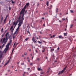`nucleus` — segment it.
Listing matches in <instances>:
<instances>
[{
    "label": "nucleus",
    "instance_id": "obj_1",
    "mask_svg": "<svg viewBox=\"0 0 76 76\" xmlns=\"http://www.w3.org/2000/svg\"><path fill=\"white\" fill-rule=\"evenodd\" d=\"M18 20L19 22V23L18 24V26L16 30V31L15 32L14 34H18L19 31V27L20 26H21V25L23 23V21L24 20V18L22 17H20V16Z\"/></svg>",
    "mask_w": 76,
    "mask_h": 76
},
{
    "label": "nucleus",
    "instance_id": "obj_2",
    "mask_svg": "<svg viewBox=\"0 0 76 76\" xmlns=\"http://www.w3.org/2000/svg\"><path fill=\"white\" fill-rule=\"evenodd\" d=\"M29 3H27L26 4V5L22 9V11H21L20 16L23 18V17L24 16V12H25V9L26 8V6H29Z\"/></svg>",
    "mask_w": 76,
    "mask_h": 76
},
{
    "label": "nucleus",
    "instance_id": "obj_3",
    "mask_svg": "<svg viewBox=\"0 0 76 76\" xmlns=\"http://www.w3.org/2000/svg\"><path fill=\"white\" fill-rule=\"evenodd\" d=\"M12 40H11L10 41V43L7 44V45L6 46V48H5L3 53H6L7 50H9V45H10V44L12 43Z\"/></svg>",
    "mask_w": 76,
    "mask_h": 76
},
{
    "label": "nucleus",
    "instance_id": "obj_4",
    "mask_svg": "<svg viewBox=\"0 0 76 76\" xmlns=\"http://www.w3.org/2000/svg\"><path fill=\"white\" fill-rule=\"evenodd\" d=\"M7 37H6V38L4 37L3 39L2 42V43H5L6 44V42H7Z\"/></svg>",
    "mask_w": 76,
    "mask_h": 76
},
{
    "label": "nucleus",
    "instance_id": "obj_5",
    "mask_svg": "<svg viewBox=\"0 0 76 76\" xmlns=\"http://www.w3.org/2000/svg\"><path fill=\"white\" fill-rule=\"evenodd\" d=\"M66 67L64 68V69L62 70L61 71H59V73L58 74V75H61V74H62V73H63V72L65 71L66 70Z\"/></svg>",
    "mask_w": 76,
    "mask_h": 76
},
{
    "label": "nucleus",
    "instance_id": "obj_6",
    "mask_svg": "<svg viewBox=\"0 0 76 76\" xmlns=\"http://www.w3.org/2000/svg\"><path fill=\"white\" fill-rule=\"evenodd\" d=\"M32 41H33V42L35 43L37 42V40H35V38L34 37H33L32 38Z\"/></svg>",
    "mask_w": 76,
    "mask_h": 76
},
{
    "label": "nucleus",
    "instance_id": "obj_7",
    "mask_svg": "<svg viewBox=\"0 0 76 76\" xmlns=\"http://www.w3.org/2000/svg\"><path fill=\"white\" fill-rule=\"evenodd\" d=\"M18 22H19V21L18 20H17L16 22L14 21L13 23V25L16 26L18 23Z\"/></svg>",
    "mask_w": 76,
    "mask_h": 76
},
{
    "label": "nucleus",
    "instance_id": "obj_8",
    "mask_svg": "<svg viewBox=\"0 0 76 76\" xmlns=\"http://www.w3.org/2000/svg\"><path fill=\"white\" fill-rule=\"evenodd\" d=\"M5 36L6 37H9V32H7L5 35Z\"/></svg>",
    "mask_w": 76,
    "mask_h": 76
},
{
    "label": "nucleus",
    "instance_id": "obj_9",
    "mask_svg": "<svg viewBox=\"0 0 76 76\" xmlns=\"http://www.w3.org/2000/svg\"><path fill=\"white\" fill-rule=\"evenodd\" d=\"M13 28V26H12L11 27V28H10V30H11L12 32H13V31L14 29H12V28Z\"/></svg>",
    "mask_w": 76,
    "mask_h": 76
},
{
    "label": "nucleus",
    "instance_id": "obj_10",
    "mask_svg": "<svg viewBox=\"0 0 76 76\" xmlns=\"http://www.w3.org/2000/svg\"><path fill=\"white\" fill-rule=\"evenodd\" d=\"M68 39L69 41H71L72 40V37H69L68 38Z\"/></svg>",
    "mask_w": 76,
    "mask_h": 76
},
{
    "label": "nucleus",
    "instance_id": "obj_11",
    "mask_svg": "<svg viewBox=\"0 0 76 76\" xmlns=\"http://www.w3.org/2000/svg\"><path fill=\"white\" fill-rule=\"evenodd\" d=\"M58 37L59 38L61 39H62L63 38V36H62L61 35V36H59Z\"/></svg>",
    "mask_w": 76,
    "mask_h": 76
},
{
    "label": "nucleus",
    "instance_id": "obj_12",
    "mask_svg": "<svg viewBox=\"0 0 76 76\" xmlns=\"http://www.w3.org/2000/svg\"><path fill=\"white\" fill-rule=\"evenodd\" d=\"M10 61V59H9V60L6 63V64H4V66H6V65H7V64H8V63H9V61Z\"/></svg>",
    "mask_w": 76,
    "mask_h": 76
},
{
    "label": "nucleus",
    "instance_id": "obj_13",
    "mask_svg": "<svg viewBox=\"0 0 76 76\" xmlns=\"http://www.w3.org/2000/svg\"><path fill=\"white\" fill-rule=\"evenodd\" d=\"M37 70L39 71H40L41 70H42V69H41V68H37Z\"/></svg>",
    "mask_w": 76,
    "mask_h": 76
},
{
    "label": "nucleus",
    "instance_id": "obj_14",
    "mask_svg": "<svg viewBox=\"0 0 76 76\" xmlns=\"http://www.w3.org/2000/svg\"><path fill=\"white\" fill-rule=\"evenodd\" d=\"M3 53H1L0 55V58H2V56H3Z\"/></svg>",
    "mask_w": 76,
    "mask_h": 76
},
{
    "label": "nucleus",
    "instance_id": "obj_15",
    "mask_svg": "<svg viewBox=\"0 0 76 76\" xmlns=\"http://www.w3.org/2000/svg\"><path fill=\"white\" fill-rule=\"evenodd\" d=\"M28 39H29V37H27L25 39V41H27V40H28Z\"/></svg>",
    "mask_w": 76,
    "mask_h": 76
},
{
    "label": "nucleus",
    "instance_id": "obj_16",
    "mask_svg": "<svg viewBox=\"0 0 76 76\" xmlns=\"http://www.w3.org/2000/svg\"><path fill=\"white\" fill-rule=\"evenodd\" d=\"M6 44V43H4L3 44V45L2 46V48H3V47H4V45H5Z\"/></svg>",
    "mask_w": 76,
    "mask_h": 76
},
{
    "label": "nucleus",
    "instance_id": "obj_17",
    "mask_svg": "<svg viewBox=\"0 0 76 76\" xmlns=\"http://www.w3.org/2000/svg\"><path fill=\"white\" fill-rule=\"evenodd\" d=\"M55 37V35H53V36H51L50 38H54Z\"/></svg>",
    "mask_w": 76,
    "mask_h": 76
},
{
    "label": "nucleus",
    "instance_id": "obj_18",
    "mask_svg": "<svg viewBox=\"0 0 76 76\" xmlns=\"http://www.w3.org/2000/svg\"><path fill=\"white\" fill-rule=\"evenodd\" d=\"M64 36H67V33H64Z\"/></svg>",
    "mask_w": 76,
    "mask_h": 76
},
{
    "label": "nucleus",
    "instance_id": "obj_19",
    "mask_svg": "<svg viewBox=\"0 0 76 76\" xmlns=\"http://www.w3.org/2000/svg\"><path fill=\"white\" fill-rule=\"evenodd\" d=\"M73 24H72L71 25H70V28H72V26H73Z\"/></svg>",
    "mask_w": 76,
    "mask_h": 76
},
{
    "label": "nucleus",
    "instance_id": "obj_20",
    "mask_svg": "<svg viewBox=\"0 0 76 76\" xmlns=\"http://www.w3.org/2000/svg\"><path fill=\"white\" fill-rule=\"evenodd\" d=\"M3 20V17H2V16H1V21H2V20Z\"/></svg>",
    "mask_w": 76,
    "mask_h": 76
},
{
    "label": "nucleus",
    "instance_id": "obj_21",
    "mask_svg": "<svg viewBox=\"0 0 76 76\" xmlns=\"http://www.w3.org/2000/svg\"><path fill=\"white\" fill-rule=\"evenodd\" d=\"M70 12H71V13H73V10H70Z\"/></svg>",
    "mask_w": 76,
    "mask_h": 76
},
{
    "label": "nucleus",
    "instance_id": "obj_22",
    "mask_svg": "<svg viewBox=\"0 0 76 76\" xmlns=\"http://www.w3.org/2000/svg\"><path fill=\"white\" fill-rule=\"evenodd\" d=\"M6 19L5 18V19H4V23H5V22H6Z\"/></svg>",
    "mask_w": 76,
    "mask_h": 76
},
{
    "label": "nucleus",
    "instance_id": "obj_23",
    "mask_svg": "<svg viewBox=\"0 0 76 76\" xmlns=\"http://www.w3.org/2000/svg\"><path fill=\"white\" fill-rule=\"evenodd\" d=\"M8 17V15H7L5 18V19H7V18Z\"/></svg>",
    "mask_w": 76,
    "mask_h": 76
},
{
    "label": "nucleus",
    "instance_id": "obj_24",
    "mask_svg": "<svg viewBox=\"0 0 76 76\" xmlns=\"http://www.w3.org/2000/svg\"><path fill=\"white\" fill-rule=\"evenodd\" d=\"M27 53H24V55L25 56H27Z\"/></svg>",
    "mask_w": 76,
    "mask_h": 76
},
{
    "label": "nucleus",
    "instance_id": "obj_25",
    "mask_svg": "<svg viewBox=\"0 0 76 76\" xmlns=\"http://www.w3.org/2000/svg\"><path fill=\"white\" fill-rule=\"evenodd\" d=\"M48 3H48V2H47L46 4H47V6H48Z\"/></svg>",
    "mask_w": 76,
    "mask_h": 76
},
{
    "label": "nucleus",
    "instance_id": "obj_26",
    "mask_svg": "<svg viewBox=\"0 0 76 76\" xmlns=\"http://www.w3.org/2000/svg\"><path fill=\"white\" fill-rule=\"evenodd\" d=\"M12 4H14L15 3V1H12Z\"/></svg>",
    "mask_w": 76,
    "mask_h": 76
},
{
    "label": "nucleus",
    "instance_id": "obj_27",
    "mask_svg": "<svg viewBox=\"0 0 76 76\" xmlns=\"http://www.w3.org/2000/svg\"><path fill=\"white\" fill-rule=\"evenodd\" d=\"M66 20V19H65V18H62V20Z\"/></svg>",
    "mask_w": 76,
    "mask_h": 76
},
{
    "label": "nucleus",
    "instance_id": "obj_28",
    "mask_svg": "<svg viewBox=\"0 0 76 76\" xmlns=\"http://www.w3.org/2000/svg\"><path fill=\"white\" fill-rule=\"evenodd\" d=\"M38 42L39 43V44H41V42H40L39 41Z\"/></svg>",
    "mask_w": 76,
    "mask_h": 76
},
{
    "label": "nucleus",
    "instance_id": "obj_29",
    "mask_svg": "<svg viewBox=\"0 0 76 76\" xmlns=\"http://www.w3.org/2000/svg\"><path fill=\"white\" fill-rule=\"evenodd\" d=\"M9 9L10 10L11 9V8L10 7H9Z\"/></svg>",
    "mask_w": 76,
    "mask_h": 76
},
{
    "label": "nucleus",
    "instance_id": "obj_30",
    "mask_svg": "<svg viewBox=\"0 0 76 76\" xmlns=\"http://www.w3.org/2000/svg\"><path fill=\"white\" fill-rule=\"evenodd\" d=\"M50 50H51V51H54V49H51Z\"/></svg>",
    "mask_w": 76,
    "mask_h": 76
},
{
    "label": "nucleus",
    "instance_id": "obj_31",
    "mask_svg": "<svg viewBox=\"0 0 76 76\" xmlns=\"http://www.w3.org/2000/svg\"><path fill=\"white\" fill-rule=\"evenodd\" d=\"M2 40H3V39H1L0 40V42H1Z\"/></svg>",
    "mask_w": 76,
    "mask_h": 76
},
{
    "label": "nucleus",
    "instance_id": "obj_32",
    "mask_svg": "<svg viewBox=\"0 0 76 76\" xmlns=\"http://www.w3.org/2000/svg\"><path fill=\"white\" fill-rule=\"evenodd\" d=\"M23 64H24V63H22L21 64V65H23Z\"/></svg>",
    "mask_w": 76,
    "mask_h": 76
},
{
    "label": "nucleus",
    "instance_id": "obj_33",
    "mask_svg": "<svg viewBox=\"0 0 76 76\" xmlns=\"http://www.w3.org/2000/svg\"><path fill=\"white\" fill-rule=\"evenodd\" d=\"M40 60V59L39 58H38L37 59V60Z\"/></svg>",
    "mask_w": 76,
    "mask_h": 76
},
{
    "label": "nucleus",
    "instance_id": "obj_34",
    "mask_svg": "<svg viewBox=\"0 0 76 76\" xmlns=\"http://www.w3.org/2000/svg\"><path fill=\"white\" fill-rule=\"evenodd\" d=\"M56 12H58V11H57V10H58V9L57 8H56Z\"/></svg>",
    "mask_w": 76,
    "mask_h": 76
},
{
    "label": "nucleus",
    "instance_id": "obj_35",
    "mask_svg": "<svg viewBox=\"0 0 76 76\" xmlns=\"http://www.w3.org/2000/svg\"><path fill=\"white\" fill-rule=\"evenodd\" d=\"M14 50V49H13V50H12V53H11L12 54V53H13V51Z\"/></svg>",
    "mask_w": 76,
    "mask_h": 76
},
{
    "label": "nucleus",
    "instance_id": "obj_36",
    "mask_svg": "<svg viewBox=\"0 0 76 76\" xmlns=\"http://www.w3.org/2000/svg\"><path fill=\"white\" fill-rule=\"evenodd\" d=\"M30 65H31V66L32 65V63H30Z\"/></svg>",
    "mask_w": 76,
    "mask_h": 76
},
{
    "label": "nucleus",
    "instance_id": "obj_37",
    "mask_svg": "<svg viewBox=\"0 0 76 76\" xmlns=\"http://www.w3.org/2000/svg\"><path fill=\"white\" fill-rule=\"evenodd\" d=\"M60 49V48L58 47L57 48V50H59Z\"/></svg>",
    "mask_w": 76,
    "mask_h": 76
},
{
    "label": "nucleus",
    "instance_id": "obj_38",
    "mask_svg": "<svg viewBox=\"0 0 76 76\" xmlns=\"http://www.w3.org/2000/svg\"><path fill=\"white\" fill-rule=\"evenodd\" d=\"M3 28H2V29H1V32H3Z\"/></svg>",
    "mask_w": 76,
    "mask_h": 76
},
{
    "label": "nucleus",
    "instance_id": "obj_39",
    "mask_svg": "<svg viewBox=\"0 0 76 76\" xmlns=\"http://www.w3.org/2000/svg\"><path fill=\"white\" fill-rule=\"evenodd\" d=\"M4 37V34H2V37Z\"/></svg>",
    "mask_w": 76,
    "mask_h": 76
},
{
    "label": "nucleus",
    "instance_id": "obj_40",
    "mask_svg": "<svg viewBox=\"0 0 76 76\" xmlns=\"http://www.w3.org/2000/svg\"><path fill=\"white\" fill-rule=\"evenodd\" d=\"M24 56V55H22V57H23Z\"/></svg>",
    "mask_w": 76,
    "mask_h": 76
},
{
    "label": "nucleus",
    "instance_id": "obj_41",
    "mask_svg": "<svg viewBox=\"0 0 76 76\" xmlns=\"http://www.w3.org/2000/svg\"><path fill=\"white\" fill-rule=\"evenodd\" d=\"M42 41V42H44V43H45V41Z\"/></svg>",
    "mask_w": 76,
    "mask_h": 76
},
{
    "label": "nucleus",
    "instance_id": "obj_42",
    "mask_svg": "<svg viewBox=\"0 0 76 76\" xmlns=\"http://www.w3.org/2000/svg\"><path fill=\"white\" fill-rule=\"evenodd\" d=\"M15 38V36H14L13 37V38Z\"/></svg>",
    "mask_w": 76,
    "mask_h": 76
},
{
    "label": "nucleus",
    "instance_id": "obj_43",
    "mask_svg": "<svg viewBox=\"0 0 76 76\" xmlns=\"http://www.w3.org/2000/svg\"><path fill=\"white\" fill-rule=\"evenodd\" d=\"M50 72L49 70H48L47 71V73H48V72Z\"/></svg>",
    "mask_w": 76,
    "mask_h": 76
},
{
    "label": "nucleus",
    "instance_id": "obj_44",
    "mask_svg": "<svg viewBox=\"0 0 76 76\" xmlns=\"http://www.w3.org/2000/svg\"><path fill=\"white\" fill-rule=\"evenodd\" d=\"M42 53H43V52H44L45 51H44V50H42Z\"/></svg>",
    "mask_w": 76,
    "mask_h": 76
},
{
    "label": "nucleus",
    "instance_id": "obj_45",
    "mask_svg": "<svg viewBox=\"0 0 76 76\" xmlns=\"http://www.w3.org/2000/svg\"><path fill=\"white\" fill-rule=\"evenodd\" d=\"M59 22H60V23L61 22V21L60 20H59Z\"/></svg>",
    "mask_w": 76,
    "mask_h": 76
},
{
    "label": "nucleus",
    "instance_id": "obj_46",
    "mask_svg": "<svg viewBox=\"0 0 76 76\" xmlns=\"http://www.w3.org/2000/svg\"><path fill=\"white\" fill-rule=\"evenodd\" d=\"M32 59H33V58H34V57L33 56H32Z\"/></svg>",
    "mask_w": 76,
    "mask_h": 76
},
{
    "label": "nucleus",
    "instance_id": "obj_47",
    "mask_svg": "<svg viewBox=\"0 0 76 76\" xmlns=\"http://www.w3.org/2000/svg\"><path fill=\"white\" fill-rule=\"evenodd\" d=\"M17 64H19V62H18V63H17Z\"/></svg>",
    "mask_w": 76,
    "mask_h": 76
},
{
    "label": "nucleus",
    "instance_id": "obj_48",
    "mask_svg": "<svg viewBox=\"0 0 76 76\" xmlns=\"http://www.w3.org/2000/svg\"><path fill=\"white\" fill-rule=\"evenodd\" d=\"M29 69H30V68H28V70H29Z\"/></svg>",
    "mask_w": 76,
    "mask_h": 76
},
{
    "label": "nucleus",
    "instance_id": "obj_49",
    "mask_svg": "<svg viewBox=\"0 0 76 76\" xmlns=\"http://www.w3.org/2000/svg\"><path fill=\"white\" fill-rule=\"evenodd\" d=\"M30 56H32V54H31L30 55Z\"/></svg>",
    "mask_w": 76,
    "mask_h": 76
},
{
    "label": "nucleus",
    "instance_id": "obj_50",
    "mask_svg": "<svg viewBox=\"0 0 76 76\" xmlns=\"http://www.w3.org/2000/svg\"><path fill=\"white\" fill-rule=\"evenodd\" d=\"M37 39H38V37H37Z\"/></svg>",
    "mask_w": 76,
    "mask_h": 76
},
{
    "label": "nucleus",
    "instance_id": "obj_51",
    "mask_svg": "<svg viewBox=\"0 0 76 76\" xmlns=\"http://www.w3.org/2000/svg\"><path fill=\"white\" fill-rule=\"evenodd\" d=\"M29 51H31V49H30L29 50Z\"/></svg>",
    "mask_w": 76,
    "mask_h": 76
},
{
    "label": "nucleus",
    "instance_id": "obj_52",
    "mask_svg": "<svg viewBox=\"0 0 76 76\" xmlns=\"http://www.w3.org/2000/svg\"><path fill=\"white\" fill-rule=\"evenodd\" d=\"M42 19H44V18H42Z\"/></svg>",
    "mask_w": 76,
    "mask_h": 76
},
{
    "label": "nucleus",
    "instance_id": "obj_53",
    "mask_svg": "<svg viewBox=\"0 0 76 76\" xmlns=\"http://www.w3.org/2000/svg\"><path fill=\"white\" fill-rule=\"evenodd\" d=\"M55 63H56V62H57V61H55Z\"/></svg>",
    "mask_w": 76,
    "mask_h": 76
},
{
    "label": "nucleus",
    "instance_id": "obj_54",
    "mask_svg": "<svg viewBox=\"0 0 76 76\" xmlns=\"http://www.w3.org/2000/svg\"><path fill=\"white\" fill-rule=\"evenodd\" d=\"M15 43L14 44V45H13V46L14 47L15 46Z\"/></svg>",
    "mask_w": 76,
    "mask_h": 76
},
{
    "label": "nucleus",
    "instance_id": "obj_55",
    "mask_svg": "<svg viewBox=\"0 0 76 76\" xmlns=\"http://www.w3.org/2000/svg\"><path fill=\"white\" fill-rule=\"evenodd\" d=\"M28 62H30V61L29 60H28Z\"/></svg>",
    "mask_w": 76,
    "mask_h": 76
},
{
    "label": "nucleus",
    "instance_id": "obj_56",
    "mask_svg": "<svg viewBox=\"0 0 76 76\" xmlns=\"http://www.w3.org/2000/svg\"><path fill=\"white\" fill-rule=\"evenodd\" d=\"M26 73V72H24V73L25 74Z\"/></svg>",
    "mask_w": 76,
    "mask_h": 76
},
{
    "label": "nucleus",
    "instance_id": "obj_57",
    "mask_svg": "<svg viewBox=\"0 0 76 76\" xmlns=\"http://www.w3.org/2000/svg\"><path fill=\"white\" fill-rule=\"evenodd\" d=\"M27 59H29V58L28 57H27Z\"/></svg>",
    "mask_w": 76,
    "mask_h": 76
},
{
    "label": "nucleus",
    "instance_id": "obj_58",
    "mask_svg": "<svg viewBox=\"0 0 76 76\" xmlns=\"http://www.w3.org/2000/svg\"><path fill=\"white\" fill-rule=\"evenodd\" d=\"M50 69V68H48V69L49 70V69Z\"/></svg>",
    "mask_w": 76,
    "mask_h": 76
},
{
    "label": "nucleus",
    "instance_id": "obj_59",
    "mask_svg": "<svg viewBox=\"0 0 76 76\" xmlns=\"http://www.w3.org/2000/svg\"><path fill=\"white\" fill-rule=\"evenodd\" d=\"M23 76H25L24 74H23Z\"/></svg>",
    "mask_w": 76,
    "mask_h": 76
},
{
    "label": "nucleus",
    "instance_id": "obj_60",
    "mask_svg": "<svg viewBox=\"0 0 76 76\" xmlns=\"http://www.w3.org/2000/svg\"><path fill=\"white\" fill-rule=\"evenodd\" d=\"M41 74H43V72H42V73H41Z\"/></svg>",
    "mask_w": 76,
    "mask_h": 76
},
{
    "label": "nucleus",
    "instance_id": "obj_61",
    "mask_svg": "<svg viewBox=\"0 0 76 76\" xmlns=\"http://www.w3.org/2000/svg\"><path fill=\"white\" fill-rule=\"evenodd\" d=\"M39 4H37V6H39Z\"/></svg>",
    "mask_w": 76,
    "mask_h": 76
},
{
    "label": "nucleus",
    "instance_id": "obj_62",
    "mask_svg": "<svg viewBox=\"0 0 76 76\" xmlns=\"http://www.w3.org/2000/svg\"><path fill=\"white\" fill-rule=\"evenodd\" d=\"M36 52H38V51L37 50H36Z\"/></svg>",
    "mask_w": 76,
    "mask_h": 76
},
{
    "label": "nucleus",
    "instance_id": "obj_63",
    "mask_svg": "<svg viewBox=\"0 0 76 76\" xmlns=\"http://www.w3.org/2000/svg\"><path fill=\"white\" fill-rule=\"evenodd\" d=\"M46 58L47 59V57H46Z\"/></svg>",
    "mask_w": 76,
    "mask_h": 76
},
{
    "label": "nucleus",
    "instance_id": "obj_64",
    "mask_svg": "<svg viewBox=\"0 0 76 76\" xmlns=\"http://www.w3.org/2000/svg\"><path fill=\"white\" fill-rule=\"evenodd\" d=\"M66 20H67V18H66Z\"/></svg>",
    "mask_w": 76,
    "mask_h": 76
}]
</instances>
